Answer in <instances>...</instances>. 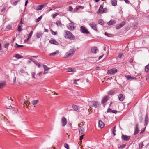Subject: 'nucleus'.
Wrapping results in <instances>:
<instances>
[{
  "mask_svg": "<svg viewBox=\"0 0 149 149\" xmlns=\"http://www.w3.org/2000/svg\"><path fill=\"white\" fill-rule=\"evenodd\" d=\"M64 147L67 149H70L69 146L67 143H65L64 144Z\"/></svg>",
  "mask_w": 149,
  "mask_h": 149,
  "instance_id": "nucleus-39",
  "label": "nucleus"
},
{
  "mask_svg": "<svg viewBox=\"0 0 149 149\" xmlns=\"http://www.w3.org/2000/svg\"><path fill=\"white\" fill-rule=\"evenodd\" d=\"M148 115L147 114H146V118L145 120V124H144V125L145 126H146L147 124L148 123Z\"/></svg>",
  "mask_w": 149,
  "mask_h": 149,
  "instance_id": "nucleus-22",
  "label": "nucleus"
},
{
  "mask_svg": "<svg viewBox=\"0 0 149 149\" xmlns=\"http://www.w3.org/2000/svg\"><path fill=\"white\" fill-rule=\"evenodd\" d=\"M39 102L38 100H33L31 102V104L33 105H36Z\"/></svg>",
  "mask_w": 149,
  "mask_h": 149,
  "instance_id": "nucleus-29",
  "label": "nucleus"
},
{
  "mask_svg": "<svg viewBox=\"0 0 149 149\" xmlns=\"http://www.w3.org/2000/svg\"><path fill=\"white\" fill-rule=\"evenodd\" d=\"M145 128H146V127L145 128H143V129H142L141 131L140 132V134H142L144 132V131L145 130Z\"/></svg>",
  "mask_w": 149,
  "mask_h": 149,
  "instance_id": "nucleus-50",
  "label": "nucleus"
},
{
  "mask_svg": "<svg viewBox=\"0 0 149 149\" xmlns=\"http://www.w3.org/2000/svg\"><path fill=\"white\" fill-rule=\"evenodd\" d=\"M64 33V37L65 38H68L71 40H73L75 39V36L70 31L65 30Z\"/></svg>",
  "mask_w": 149,
  "mask_h": 149,
  "instance_id": "nucleus-1",
  "label": "nucleus"
},
{
  "mask_svg": "<svg viewBox=\"0 0 149 149\" xmlns=\"http://www.w3.org/2000/svg\"><path fill=\"white\" fill-rule=\"evenodd\" d=\"M6 84L5 81H0V88H4L6 85Z\"/></svg>",
  "mask_w": 149,
  "mask_h": 149,
  "instance_id": "nucleus-10",
  "label": "nucleus"
},
{
  "mask_svg": "<svg viewBox=\"0 0 149 149\" xmlns=\"http://www.w3.org/2000/svg\"><path fill=\"white\" fill-rule=\"evenodd\" d=\"M75 49H71L69 51L66 53L65 57V58H68L72 56L75 53Z\"/></svg>",
  "mask_w": 149,
  "mask_h": 149,
  "instance_id": "nucleus-2",
  "label": "nucleus"
},
{
  "mask_svg": "<svg viewBox=\"0 0 149 149\" xmlns=\"http://www.w3.org/2000/svg\"><path fill=\"white\" fill-rule=\"evenodd\" d=\"M98 123L99 127L100 128H103L104 126V123L101 120L99 121Z\"/></svg>",
  "mask_w": 149,
  "mask_h": 149,
  "instance_id": "nucleus-18",
  "label": "nucleus"
},
{
  "mask_svg": "<svg viewBox=\"0 0 149 149\" xmlns=\"http://www.w3.org/2000/svg\"><path fill=\"white\" fill-rule=\"evenodd\" d=\"M115 23V22L114 20H111L110 21L107 23V24L111 26L114 24Z\"/></svg>",
  "mask_w": 149,
  "mask_h": 149,
  "instance_id": "nucleus-25",
  "label": "nucleus"
},
{
  "mask_svg": "<svg viewBox=\"0 0 149 149\" xmlns=\"http://www.w3.org/2000/svg\"><path fill=\"white\" fill-rule=\"evenodd\" d=\"M73 10V8L71 6H70L69 7V9L68 10V11H71Z\"/></svg>",
  "mask_w": 149,
  "mask_h": 149,
  "instance_id": "nucleus-51",
  "label": "nucleus"
},
{
  "mask_svg": "<svg viewBox=\"0 0 149 149\" xmlns=\"http://www.w3.org/2000/svg\"><path fill=\"white\" fill-rule=\"evenodd\" d=\"M98 24L101 25H104V21L101 19H100L98 21Z\"/></svg>",
  "mask_w": 149,
  "mask_h": 149,
  "instance_id": "nucleus-34",
  "label": "nucleus"
},
{
  "mask_svg": "<svg viewBox=\"0 0 149 149\" xmlns=\"http://www.w3.org/2000/svg\"><path fill=\"white\" fill-rule=\"evenodd\" d=\"M133 61V60L132 58H130L129 60V62L130 63H132Z\"/></svg>",
  "mask_w": 149,
  "mask_h": 149,
  "instance_id": "nucleus-63",
  "label": "nucleus"
},
{
  "mask_svg": "<svg viewBox=\"0 0 149 149\" xmlns=\"http://www.w3.org/2000/svg\"><path fill=\"white\" fill-rule=\"evenodd\" d=\"M125 23V22L123 21L120 24H117L116 26V28L117 29H119L121 27H122L124 26Z\"/></svg>",
  "mask_w": 149,
  "mask_h": 149,
  "instance_id": "nucleus-13",
  "label": "nucleus"
},
{
  "mask_svg": "<svg viewBox=\"0 0 149 149\" xmlns=\"http://www.w3.org/2000/svg\"><path fill=\"white\" fill-rule=\"evenodd\" d=\"M126 145L125 144H123L121 145L119 147V148L120 149H122L123 148H125V146Z\"/></svg>",
  "mask_w": 149,
  "mask_h": 149,
  "instance_id": "nucleus-42",
  "label": "nucleus"
},
{
  "mask_svg": "<svg viewBox=\"0 0 149 149\" xmlns=\"http://www.w3.org/2000/svg\"><path fill=\"white\" fill-rule=\"evenodd\" d=\"M79 134H84L85 131V126L84 125L81 123L79 125Z\"/></svg>",
  "mask_w": 149,
  "mask_h": 149,
  "instance_id": "nucleus-4",
  "label": "nucleus"
},
{
  "mask_svg": "<svg viewBox=\"0 0 149 149\" xmlns=\"http://www.w3.org/2000/svg\"><path fill=\"white\" fill-rule=\"evenodd\" d=\"M105 35L108 36V37H111L112 36L111 34H110L109 33H108L106 32L105 33Z\"/></svg>",
  "mask_w": 149,
  "mask_h": 149,
  "instance_id": "nucleus-41",
  "label": "nucleus"
},
{
  "mask_svg": "<svg viewBox=\"0 0 149 149\" xmlns=\"http://www.w3.org/2000/svg\"><path fill=\"white\" fill-rule=\"evenodd\" d=\"M17 31L19 32H20L22 31L21 26L20 25H19L18 27Z\"/></svg>",
  "mask_w": 149,
  "mask_h": 149,
  "instance_id": "nucleus-43",
  "label": "nucleus"
},
{
  "mask_svg": "<svg viewBox=\"0 0 149 149\" xmlns=\"http://www.w3.org/2000/svg\"><path fill=\"white\" fill-rule=\"evenodd\" d=\"M109 98V97L108 96H106L103 97L102 100L101 101V103L103 104L105 103Z\"/></svg>",
  "mask_w": 149,
  "mask_h": 149,
  "instance_id": "nucleus-12",
  "label": "nucleus"
},
{
  "mask_svg": "<svg viewBox=\"0 0 149 149\" xmlns=\"http://www.w3.org/2000/svg\"><path fill=\"white\" fill-rule=\"evenodd\" d=\"M14 57H15L17 59H21L23 58V57L19 54H16L14 55Z\"/></svg>",
  "mask_w": 149,
  "mask_h": 149,
  "instance_id": "nucleus-20",
  "label": "nucleus"
},
{
  "mask_svg": "<svg viewBox=\"0 0 149 149\" xmlns=\"http://www.w3.org/2000/svg\"><path fill=\"white\" fill-rule=\"evenodd\" d=\"M107 9L106 8H104L102 12V13H105L107 11Z\"/></svg>",
  "mask_w": 149,
  "mask_h": 149,
  "instance_id": "nucleus-46",
  "label": "nucleus"
},
{
  "mask_svg": "<svg viewBox=\"0 0 149 149\" xmlns=\"http://www.w3.org/2000/svg\"><path fill=\"white\" fill-rule=\"evenodd\" d=\"M32 76H33V77L35 79V75L36 74V73L35 72H33L32 73Z\"/></svg>",
  "mask_w": 149,
  "mask_h": 149,
  "instance_id": "nucleus-48",
  "label": "nucleus"
},
{
  "mask_svg": "<svg viewBox=\"0 0 149 149\" xmlns=\"http://www.w3.org/2000/svg\"><path fill=\"white\" fill-rule=\"evenodd\" d=\"M80 31L83 33L88 34H90V32L88 31L87 29L85 27L83 26H81L80 27Z\"/></svg>",
  "mask_w": 149,
  "mask_h": 149,
  "instance_id": "nucleus-6",
  "label": "nucleus"
},
{
  "mask_svg": "<svg viewBox=\"0 0 149 149\" xmlns=\"http://www.w3.org/2000/svg\"><path fill=\"white\" fill-rule=\"evenodd\" d=\"M104 56V54H103L101 56H100L99 58V60H100V59H101L103 56Z\"/></svg>",
  "mask_w": 149,
  "mask_h": 149,
  "instance_id": "nucleus-61",
  "label": "nucleus"
},
{
  "mask_svg": "<svg viewBox=\"0 0 149 149\" xmlns=\"http://www.w3.org/2000/svg\"><path fill=\"white\" fill-rule=\"evenodd\" d=\"M56 24L58 26H61L62 25L61 22L59 21H57L56 22Z\"/></svg>",
  "mask_w": 149,
  "mask_h": 149,
  "instance_id": "nucleus-37",
  "label": "nucleus"
},
{
  "mask_svg": "<svg viewBox=\"0 0 149 149\" xmlns=\"http://www.w3.org/2000/svg\"><path fill=\"white\" fill-rule=\"evenodd\" d=\"M76 69L75 68H69L68 69V70L67 71V72H75Z\"/></svg>",
  "mask_w": 149,
  "mask_h": 149,
  "instance_id": "nucleus-32",
  "label": "nucleus"
},
{
  "mask_svg": "<svg viewBox=\"0 0 149 149\" xmlns=\"http://www.w3.org/2000/svg\"><path fill=\"white\" fill-rule=\"evenodd\" d=\"M19 1H16L15 2H14L13 3V5L14 6H15L17 3Z\"/></svg>",
  "mask_w": 149,
  "mask_h": 149,
  "instance_id": "nucleus-52",
  "label": "nucleus"
},
{
  "mask_svg": "<svg viewBox=\"0 0 149 149\" xmlns=\"http://www.w3.org/2000/svg\"><path fill=\"white\" fill-rule=\"evenodd\" d=\"M59 53V52L58 50H56L55 52L49 54L50 56H54L57 55Z\"/></svg>",
  "mask_w": 149,
  "mask_h": 149,
  "instance_id": "nucleus-23",
  "label": "nucleus"
},
{
  "mask_svg": "<svg viewBox=\"0 0 149 149\" xmlns=\"http://www.w3.org/2000/svg\"><path fill=\"white\" fill-rule=\"evenodd\" d=\"M74 23L71 22L70 23L68 24L67 25L68 29L70 31L73 30L75 29V26H74Z\"/></svg>",
  "mask_w": 149,
  "mask_h": 149,
  "instance_id": "nucleus-5",
  "label": "nucleus"
},
{
  "mask_svg": "<svg viewBox=\"0 0 149 149\" xmlns=\"http://www.w3.org/2000/svg\"><path fill=\"white\" fill-rule=\"evenodd\" d=\"M62 125L63 126H65L67 124L66 119L64 117H62L61 121Z\"/></svg>",
  "mask_w": 149,
  "mask_h": 149,
  "instance_id": "nucleus-9",
  "label": "nucleus"
},
{
  "mask_svg": "<svg viewBox=\"0 0 149 149\" xmlns=\"http://www.w3.org/2000/svg\"><path fill=\"white\" fill-rule=\"evenodd\" d=\"M130 136L126 135H123L122 136V139L124 141H127L129 140Z\"/></svg>",
  "mask_w": 149,
  "mask_h": 149,
  "instance_id": "nucleus-15",
  "label": "nucleus"
},
{
  "mask_svg": "<svg viewBox=\"0 0 149 149\" xmlns=\"http://www.w3.org/2000/svg\"><path fill=\"white\" fill-rule=\"evenodd\" d=\"M103 8V5H101L99 8V10H101Z\"/></svg>",
  "mask_w": 149,
  "mask_h": 149,
  "instance_id": "nucleus-55",
  "label": "nucleus"
},
{
  "mask_svg": "<svg viewBox=\"0 0 149 149\" xmlns=\"http://www.w3.org/2000/svg\"><path fill=\"white\" fill-rule=\"evenodd\" d=\"M125 77L127 78V80L136 79V78L134 77H132L129 75H125Z\"/></svg>",
  "mask_w": 149,
  "mask_h": 149,
  "instance_id": "nucleus-17",
  "label": "nucleus"
},
{
  "mask_svg": "<svg viewBox=\"0 0 149 149\" xmlns=\"http://www.w3.org/2000/svg\"><path fill=\"white\" fill-rule=\"evenodd\" d=\"M114 92H115V91L113 90H111L109 91L107 93L109 95H112L114 94Z\"/></svg>",
  "mask_w": 149,
  "mask_h": 149,
  "instance_id": "nucleus-28",
  "label": "nucleus"
},
{
  "mask_svg": "<svg viewBox=\"0 0 149 149\" xmlns=\"http://www.w3.org/2000/svg\"><path fill=\"white\" fill-rule=\"evenodd\" d=\"M123 55V54L122 53H120L119 54L118 56V57H119V58H121L122 56Z\"/></svg>",
  "mask_w": 149,
  "mask_h": 149,
  "instance_id": "nucleus-47",
  "label": "nucleus"
},
{
  "mask_svg": "<svg viewBox=\"0 0 149 149\" xmlns=\"http://www.w3.org/2000/svg\"><path fill=\"white\" fill-rule=\"evenodd\" d=\"M58 15L57 13H56L52 15V17L53 18H55Z\"/></svg>",
  "mask_w": 149,
  "mask_h": 149,
  "instance_id": "nucleus-45",
  "label": "nucleus"
},
{
  "mask_svg": "<svg viewBox=\"0 0 149 149\" xmlns=\"http://www.w3.org/2000/svg\"><path fill=\"white\" fill-rule=\"evenodd\" d=\"M42 17V16H40L38 19H36V22H39L41 20V19Z\"/></svg>",
  "mask_w": 149,
  "mask_h": 149,
  "instance_id": "nucleus-36",
  "label": "nucleus"
},
{
  "mask_svg": "<svg viewBox=\"0 0 149 149\" xmlns=\"http://www.w3.org/2000/svg\"><path fill=\"white\" fill-rule=\"evenodd\" d=\"M48 71L47 70H45L44 72L43 73V74H47L48 73Z\"/></svg>",
  "mask_w": 149,
  "mask_h": 149,
  "instance_id": "nucleus-64",
  "label": "nucleus"
},
{
  "mask_svg": "<svg viewBox=\"0 0 149 149\" xmlns=\"http://www.w3.org/2000/svg\"><path fill=\"white\" fill-rule=\"evenodd\" d=\"M112 111V110L110 108H109L107 111V112H111Z\"/></svg>",
  "mask_w": 149,
  "mask_h": 149,
  "instance_id": "nucleus-54",
  "label": "nucleus"
},
{
  "mask_svg": "<svg viewBox=\"0 0 149 149\" xmlns=\"http://www.w3.org/2000/svg\"><path fill=\"white\" fill-rule=\"evenodd\" d=\"M119 100L121 101H123L124 97L123 95L122 94H120L118 96Z\"/></svg>",
  "mask_w": 149,
  "mask_h": 149,
  "instance_id": "nucleus-19",
  "label": "nucleus"
},
{
  "mask_svg": "<svg viewBox=\"0 0 149 149\" xmlns=\"http://www.w3.org/2000/svg\"><path fill=\"white\" fill-rule=\"evenodd\" d=\"M111 2L112 5L114 6L117 5V1L116 0H111Z\"/></svg>",
  "mask_w": 149,
  "mask_h": 149,
  "instance_id": "nucleus-26",
  "label": "nucleus"
},
{
  "mask_svg": "<svg viewBox=\"0 0 149 149\" xmlns=\"http://www.w3.org/2000/svg\"><path fill=\"white\" fill-rule=\"evenodd\" d=\"M43 66L44 69V70H47L48 71L49 69V68L47 67L46 65H43Z\"/></svg>",
  "mask_w": 149,
  "mask_h": 149,
  "instance_id": "nucleus-33",
  "label": "nucleus"
},
{
  "mask_svg": "<svg viewBox=\"0 0 149 149\" xmlns=\"http://www.w3.org/2000/svg\"><path fill=\"white\" fill-rule=\"evenodd\" d=\"M43 33L41 32H37L36 33V37L38 38H40L42 36Z\"/></svg>",
  "mask_w": 149,
  "mask_h": 149,
  "instance_id": "nucleus-24",
  "label": "nucleus"
},
{
  "mask_svg": "<svg viewBox=\"0 0 149 149\" xmlns=\"http://www.w3.org/2000/svg\"><path fill=\"white\" fill-rule=\"evenodd\" d=\"M33 31H31L30 32V33L29 34L28 38L27 39V41H28L29 40L30 38L32 36V35L33 33Z\"/></svg>",
  "mask_w": 149,
  "mask_h": 149,
  "instance_id": "nucleus-30",
  "label": "nucleus"
},
{
  "mask_svg": "<svg viewBox=\"0 0 149 149\" xmlns=\"http://www.w3.org/2000/svg\"><path fill=\"white\" fill-rule=\"evenodd\" d=\"M89 25L90 27L94 31L96 32L98 31V30L97 28V25L95 24V23L92 22L90 23L89 24Z\"/></svg>",
  "mask_w": 149,
  "mask_h": 149,
  "instance_id": "nucleus-7",
  "label": "nucleus"
},
{
  "mask_svg": "<svg viewBox=\"0 0 149 149\" xmlns=\"http://www.w3.org/2000/svg\"><path fill=\"white\" fill-rule=\"evenodd\" d=\"M24 46L22 45H20L17 44V43H16V45L15 46V47L16 48H19V47H22Z\"/></svg>",
  "mask_w": 149,
  "mask_h": 149,
  "instance_id": "nucleus-40",
  "label": "nucleus"
},
{
  "mask_svg": "<svg viewBox=\"0 0 149 149\" xmlns=\"http://www.w3.org/2000/svg\"><path fill=\"white\" fill-rule=\"evenodd\" d=\"M72 108L74 109V110L76 111L79 112L81 111L80 108L81 107H78L75 105H72Z\"/></svg>",
  "mask_w": 149,
  "mask_h": 149,
  "instance_id": "nucleus-11",
  "label": "nucleus"
},
{
  "mask_svg": "<svg viewBox=\"0 0 149 149\" xmlns=\"http://www.w3.org/2000/svg\"><path fill=\"white\" fill-rule=\"evenodd\" d=\"M44 6V5H38L37 7V10H41L43 8Z\"/></svg>",
  "mask_w": 149,
  "mask_h": 149,
  "instance_id": "nucleus-27",
  "label": "nucleus"
},
{
  "mask_svg": "<svg viewBox=\"0 0 149 149\" xmlns=\"http://www.w3.org/2000/svg\"><path fill=\"white\" fill-rule=\"evenodd\" d=\"M84 136V135H83L80 136L79 139L80 141H81L82 139H83V138H84V137H83Z\"/></svg>",
  "mask_w": 149,
  "mask_h": 149,
  "instance_id": "nucleus-58",
  "label": "nucleus"
},
{
  "mask_svg": "<svg viewBox=\"0 0 149 149\" xmlns=\"http://www.w3.org/2000/svg\"><path fill=\"white\" fill-rule=\"evenodd\" d=\"M25 72V71L23 69H22L20 70V73H21L22 74V73H24Z\"/></svg>",
  "mask_w": 149,
  "mask_h": 149,
  "instance_id": "nucleus-49",
  "label": "nucleus"
},
{
  "mask_svg": "<svg viewBox=\"0 0 149 149\" xmlns=\"http://www.w3.org/2000/svg\"><path fill=\"white\" fill-rule=\"evenodd\" d=\"M9 45V43H6V44L4 45V47L5 48H6L8 47Z\"/></svg>",
  "mask_w": 149,
  "mask_h": 149,
  "instance_id": "nucleus-53",
  "label": "nucleus"
},
{
  "mask_svg": "<svg viewBox=\"0 0 149 149\" xmlns=\"http://www.w3.org/2000/svg\"><path fill=\"white\" fill-rule=\"evenodd\" d=\"M43 73L42 72H41L39 73V75L40 76H42V75Z\"/></svg>",
  "mask_w": 149,
  "mask_h": 149,
  "instance_id": "nucleus-60",
  "label": "nucleus"
},
{
  "mask_svg": "<svg viewBox=\"0 0 149 149\" xmlns=\"http://www.w3.org/2000/svg\"><path fill=\"white\" fill-rule=\"evenodd\" d=\"M143 142H141L139 144V148L141 149L142 148L143 146Z\"/></svg>",
  "mask_w": 149,
  "mask_h": 149,
  "instance_id": "nucleus-35",
  "label": "nucleus"
},
{
  "mask_svg": "<svg viewBox=\"0 0 149 149\" xmlns=\"http://www.w3.org/2000/svg\"><path fill=\"white\" fill-rule=\"evenodd\" d=\"M117 71V70L116 69H113L109 70L107 71V74H113L116 73Z\"/></svg>",
  "mask_w": 149,
  "mask_h": 149,
  "instance_id": "nucleus-8",
  "label": "nucleus"
},
{
  "mask_svg": "<svg viewBox=\"0 0 149 149\" xmlns=\"http://www.w3.org/2000/svg\"><path fill=\"white\" fill-rule=\"evenodd\" d=\"M149 71V64L146 65L145 68V71L146 72H148Z\"/></svg>",
  "mask_w": 149,
  "mask_h": 149,
  "instance_id": "nucleus-31",
  "label": "nucleus"
},
{
  "mask_svg": "<svg viewBox=\"0 0 149 149\" xmlns=\"http://www.w3.org/2000/svg\"><path fill=\"white\" fill-rule=\"evenodd\" d=\"M90 107H94L95 108L98 107L100 105L99 102L98 101H90L89 102Z\"/></svg>",
  "mask_w": 149,
  "mask_h": 149,
  "instance_id": "nucleus-3",
  "label": "nucleus"
},
{
  "mask_svg": "<svg viewBox=\"0 0 149 149\" xmlns=\"http://www.w3.org/2000/svg\"><path fill=\"white\" fill-rule=\"evenodd\" d=\"M116 126H115L114 127V128H113V129L112 130V132H113V133L114 136H115L116 135V134H115V132L116 131Z\"/></svg>",
  "mask_w": 149,
  "mask_h": 149,
  "instance_id": "nucleus-38",
  "label": "nucleus"
},
{
  "mask_svg": "<svg viewBox=\"0 0 149 149\" xmlns=\"http://www.w3.org/2000/svg\"><path fill=\"white\" fill-rule=\"evenodd\" d=\"M6 10V8L4 7L3 9H2L1 10V12H5Z\"/></svg>",
  "mask_w": 149,
  "mask_h": 149,
  "instance_id": "nucleus-56",
  "label": "nucleus"
},
{
  "mask_svg": "<svg viewBox=\"0 0 149 149\" xmlns=\"http://www.w3.org/2000/svg\"><path fill=\"white\" fill-rule=\"evenodd\" d=\"M91 51L93 53H96L98 52V48L96 47H93L91 49Z\"/></svg>",
  "mask_w": 149,
  "mask_h": 149,
  "instance_id": "nucleus-14",
  "label": "nucleus"
},
{
  "mask_svg": "<svg viewBox=\"0 0 149 149\" xmlns=\"http://www.w3.org/2000/svg\"><path fill=\"white\" fill-rule=\"evenodd\" d=\"M6 107L7 109H10L12 108L11 106H10L8 107Z\"/></svg>",
  "mask_w": 149,
  "mask_h": 149,
  "instance_id": "nucleus-62",
  "label": "nucleus"
},
{
  "mask_svg": "<svg viewBox=\"0 0 149 149\" xmlns=\"http://www.w3.org/2000/svg\"><path fill=\"white\" fill-rule=\"evenodd\" d=\"M49 41L50 43L52 44L55 45H58V42L53 39H51L49 40Z\"/></svg>",
  "mask_w": 149,
  "mask_h": 149,
  "instance_id": "nucleus-16",
  "label": "nucleus"
},
{
  "mask_svg": "<svg viewBox=\"0 0 149 149\" xmlns=\"http://www.w3.org/2000/svg\"><path fill=\"white\" fill-rule=\"evenodd\" d=\"M139 132V128L138 125H136L135 127V131L134 133V135H136Z\"/></svg>",
  "mask_w": 149,
  "mask_h": 149,
  "instance_id": "nucleus-21",
  "label": "nucleus"
},
{
  "mask_svg": "<svg viewBox=\"0 0 149 149\" xmlns=\"http://www.w3.org/2000/svg\"><path fill=\"white\" fill-rule=\"evenodd\" d=\"M52 34L54 35H55L56 34H57V33L56 32H54V31H52Z\"/></svg>",
  "mask_w": 149,
  "mask_h": 149,
  "instance_id": "nucleus-57",
  "label": "nucleus"
},
{
  "mask_svg": "<svg viewBox=\"0 0 149 149\" xmlns=\"http://www.w3.org/2000/svg\"><path fill=\"white\" fill-rule=\"evenodd\" d=\"M111 112L115 114H116L117 113V111L116 110H112Z\"/></svg>",
  "mask_w": 149,
  "mask_h": 149,
  "instance_id": "nucleus-59",
  "label": "nucleus"
},
{
  "mask_svg": "<svg viewBox=\"0 0 149 149\" xmlns=\"http://www.w3.org/2000/svg\"><path fill=\"white\" fill-rule=\"evenodd\" d=\"M146 80L147 81V82H149V74L147 75L146 76Z\"/></svg>",
  "mask_w": 149,
  "mask_h": 149,
  "instance_id": "nucleus-44",
  "label": "nucleus"
}]
</instances>
